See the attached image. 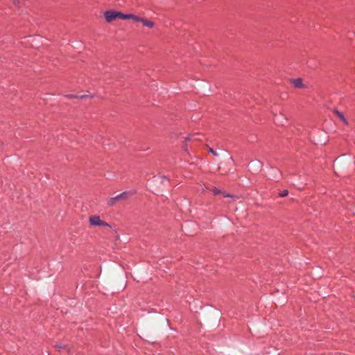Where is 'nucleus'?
Listing matches in <instances>:
<instances>
[{"instance_id":"nucleus-4","label":"nucleus","mask_w":355,"mask_h":355,"mask_svg":"<svg viewBox=\"0 0 355 355\" xmlns=\"http://www.w3.org/2000/svg\"><path fill=\"white\" fill-rule=\"evenodd\" d=\"M140 23L143 25V26L150 29H153L155 26V23L153 20L143 17H141Z\"/></svg>"},{"instance_id":"nucleus-12","label":"nucleus","mask_w":355,"mask_h":355,"mask_svg":"<svg viewBox=\"0 0 355 355\" xmlns=\"http://www.w3.org/2000/svg\"><path fill=\"white\" fill-rule=\"evenodd\" d=\"M224 197H231V196L229 195L224 194Z\"/></svg>"},{"instance_id":"nucleus-10","label":"nucleus","mask_w":355,"mask_h":355,"mask_svg":"<svg viewBox=\"0 0 355 355\" xmlns=\"http://www.w3.org/2000/svg\"><path fill=\"white\" fill-rule=\"evenodd\" d=\"M13 2H14V3H15V6H17L19 7V6H20V1H19V0H14V1H13Z\"/></svg>"},{"instance_id":"nucleus-11","label":"nucleus","mask_w":355,"mask_h":355,"mask_svg":"<svg viewBox=\"0 0 355 355\" xmlns=\"http://www.w3.org/2000/svg\"><path fill=\"white\" fill-rule=\"evenodd\" d=\"M209 151L214 155H216V153L214 152L212 149H210Z\"/></svg>"},{"instance_id":"nucleus-1","label":"nucleus","mask_w":355,"mask_h":355,"mask_svg":"<svg viewBox=\"0 0 355 355\" xmlns=\"http://www.w3.org/2000/svg\"><path fill=\"white\" fill-rule=\"evenodd\" d=\"M104 17L107 23H112L117 18L123 19L124 14L114 10H108L104 12Z\"/></svg>"},{"instance_id":"nucleus-8","label":"nucleus","mask_w":355,"mask_h":355,"mask_svg":"<svg viewBox=\"0 0 355 355\" xmlns=\"http://www.w3.org/2000/svg\"><path fill=\"white\" fill-rule=\"evenodd\" d=\"M288 194V190H284V191H282L279 193V196H280L281 197H285V196H286Z\"/></svg>"},{"instance_id":"nucleus-5","label":"nucleus","mask_w":355,"mask_h":355,"mask_svg":"<svg viewBox=\"0 0 355 355\" xmlns=\"http://www.w3.org/2000/svg\"><path fill=\"white\" fill-rule=\"evenodd\" d=\"M141 17H140L139 15H136L135 14H132V13L124 14V17H123V20L131 19L135 22H139V23L141 21Z\"/></svg>"},{"instance_id":"nucleus-2","label":"nucleus","mask_w":355,"mask_h":355,"mask_svg":"<svg viewBox=\"0 0 355 355\" xmlns=\"http://www.w3.org/2000/svg\"><path fill=\"white\" fill-rule=\"evenodd\" d=\"M130 196V193L123 192L122 193L119 194L118 196L112 198H110L107 200V203L109 206H114L116 202L122 200H126Z\"/></svg>"},{"instance_id":"nucleus-9","label":"nucleus","mask_w":355,"mask_h":355,"mask_svg":"<svg viewBox=\"0 0 355 355\" xmlns=\"http://www.w3.org/2000/svg\"><path fill=\"white\" fill-rule=\"evenodd\" d=\"M212 191L214 195H218L219 193H222V191L218 189L217 188H214Z\"/></svg>"},{"instance_id":"nucleus-7","label":"nucleus","mask_w":355,"mask_h":355,"mask_svg":"<svg viewBox=\"0 0 355 355\" xmlns=\"http://www.w3.org/2000/svg\"><path fill=\"white\" fill-rule=\"evenodd\" d=\"M338 116L341 121H343L345 123H347L346 119L342 113L338 112Z\"/></svg>"},{"instance_id":"nucleus-6","label":"nucleus","mask_w":355,"mask_h":355,"mask_svg":"<svg viewBox=\"0 0 355 355\" xmlns=\"http://www.w3.org/2000/svg\"><path fill=\"white\" fill-rule=\"evenodd\" d=\"M292 84L296 88H302L304 87V85L302 83V79L301 78H295L291 80Z\"/></svg>"},{"instance_id":"nucleus-3","label":"nucleus","mask_w":355,"mask_h":355,"mask_svg":"<svg viewBox=\"0 0 355 355\" xmlns=\"http://www.w3.org/2000/svg\"><path fill=\"white\" fill-rule=\"evenodd\" d=\"M89 223L93 226H105L108 227L109 225L106 222L101 220L98 216H92L89 218Z\"/></svg>"}]
</instances>
